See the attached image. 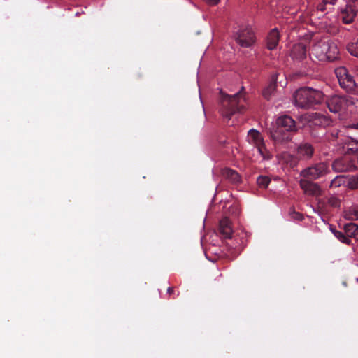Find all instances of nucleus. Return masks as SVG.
<instances>
[{"mask_svg": "<svg viewBox=\"0 0 358 358\" xmlns=\"http://www.w3.org/2000/svg\"><path fill=\"white\" fill-rule=\"evenodd\" d=\"M357 15L355 8L351 5L348 6L341 13V18L345 24H350L353 22Z\"/></svg>", "mask_w": 358, "mask_h": 358, "instance_id": "18", "label": "nucleus"}, {"mask_svg": "<svg viewBox=\"0 0 358 358\" xmlns=\"http://www.w3.org/2000/svg\"><path fill=\"white\" fill-rule=\"evenodd\" d=\"M328 172L329 164L325 162H320L303 169L300 176L304 178L315 180L324 176Z\"/></svg>", "mask_w": 358, "mask_h": 358, "instance_id": "7", "label": "nucleus"}, {"mask_svg": "<svg viewBox=\"0 0 358 358\" xmlns=\"http://www.w3.org/2000/svg\"><path fill=\"white\" fill-rule=\"evenodd\" d=\"M345 178L343 176H336L330 182V187H338L345 183Z\"/></svg>", "mask_w": 358, "mask_h": 358, "instance_id": "24", "label": "nucleus"}, {"mask_svg": "<svg viewBox=\"0 0 358 358\" xmlns=\"http://www.w3.org/2000/svg\"><path fill=\"white\" fill-rule=\"evenodd\" d=\"M237 43L243 48H250L256 41L255 33L251 27L240 29L235 36Z\"/></svg>", "mask_w": 358, "mask_h": 358, "instance_id": "9", "label": "nucleus"}, {"mask_svg": "<svg viewBox=\"0 0 358 358\" xmlns=\"http://www.w3.org/2000/svg\"><path fill=\"white\" fill-rule=\"evenodd\" d=\"M357 281H358V278H357Z\"/></svg>", "mask_w": 358, "mask_h": 358, "instance_id": "36", "label": "nucleus"}, {"mask_svg": "<svg viewBox=\"0 0 358 358\" xmlns=\"http://www.w3.org/2000/svg\"><path fill=\"white\" fill-rule=\"evenodd\" d=\"M297 131L295 121L289 115L278 117L268 128L270 138L275 145H284L290 142Z\"/></svg>", "mask_w": 358, "mask_h": 358, "instance_id": "1", "label": "nucleus"}, {"mask_svg": "<svg viewBox=\"0 0 358 358\" xmlns=\"http://www.w3.org/2000/svg\"><path fill=\"white\" fill-rule=\"evenodd\" d=\"M313 181V180L303 178L299 181V185L306 194L311 196L320 195L321 189L320 185Z\"/></svg>", "mask_w": 358, "mask_h": 358, "instance_id": "12", "label": "nucleus"}, {"mask_svg": "<svg viewBox=\"0 0 358 358\" xmlns=\"http://www.w3.org/2000/svg\"><path fill=\"white\" fill-rule=\"evenodd\" d=\"M218 231L223 238H231L233 230L231 228V222L227 217H224L220 221Z\"/></svg>", "mask_w": 358, "mask_h": 358, "instance_id": "15", "label": "nucleus"}, {"mask_svg": "<svg viewBox=\"0 0 358 358\" xmlns=\"http://www.w3.org/2000/svg\"><path fill=\"white\" fill-rule=\"evenodd\" d=\"M326 3L324 1V0H323L321 3H320L317 6V8L318 10H320V11H324L326 10Z\"/></svg>", "mask_w": 358, "mask_h": 358, "instance_id": "28", "label": "nucleus"}, {"mask_svg": "<svg viewBox=\"0 0 358 358\" xmlns=\"http://www.w3.org/2000/svg\"><path fill=\"white\" fill-rule=\"evenodd\" d=\"M324 94L320 91L308 87L298 89L294 94V105L301 108L309 109L319 105Z\"/></svg>", "mask_w": 358, "mask_h": 358, "instance_id": "3", "label": "nucleus"}, {"mask_svg": "<svg viewBox=\"0 0 358 358\" xmlns=\"http://www.w3.org/2000/svg\"><path fill=\"white\" fill-rule=\"evenodd\" d=\"M244 87L234 95H228L221 92V113L222 116L227 120L238 113H242L245 108V98L244 96Z\"/></svg>", "mask_w": 358, "mask_h": 358, "instance_id": "2", "label": "nucleus"}, {"mask_svg": "<svg viewBox=\"0 0 358 358\" xmlns=\"http://www.w3.org/2000/svg\"><path fill=\"white\" fill-rule=\"evenodd\" d=\"M307 48L305 44L299 43L293 45L290 50V57L292 59L301 62L306 58Z\"/></svg>", "mask_w": 358, "mask_h": 358, "instance_id": "13", "label": "nucleus"}, {"mask_svg": "<svg viewBox=\"0 0 358 358\" xmlns=\"http://www.w3.org/2000/svg\"><path fill=\"white\" fill-rule=\"evenodd\" d=\"M167 293L169 295H172L174 294V288L173 287H169L167 289Z\"/></svg>", "mask_w": 358, "mask_h": 358, "instance_id": "31", "label": "nucleus"}, {"mask_svg": "<svg viewBox=\"0 0 358 358\" xmlns=\"http://www.w3.org/2000/svg\"><path fill=\"white\" fill-rule=\"evenodd\" d=\"M324 1L327 4L329 3L334 5L336 2V0H324Z\"/></svg>", "mask_w": 358, "mask_h": 358, "instance_id": "34", "label": "nucleus"}, {"mask_svg": "<svg viewBox=\"0 0 358 358\" xmlns=\"http://www.w3.org/2000/svg\"><path fill=\"white\" fill-rule=\"evenodd\" d=\"M343 149L345 150L346 155H358V140L351 136L346 137L342 142Z\"/></svg>", "mask_w": 358, "mask_h": 358, "instance_id": "14", "label": "nucleus"}, {"mask_svg": "<svg viewBox=\"0 0 358 358\" xmlns=\"http://www.w3.org/2000/svg\"><path fill=\"white\" fill-rule=\"evenodd\" d=\"M277 75H273L269 83L264 88L262 95L266 99L269 100L272 94L275 92L277 87Z\"/></svg>", "mask_w": 358, "mask_h": 358, "instance_id": "17", "label": "nucleus"}, {"mask_svg": "<svg viewBox=\"0 0 358 358\" xmlns=\"http://www.w3.org/2000/svg\"><path fill=\"white\" fill-rule=\"evenodd\" d=\"M340 87L348 93L358 95V83L345 66H339L334 70Z\"/></svg>", "mask_w": 358, "mask_h": 358, "instance_id": "5", "label": "nucleus"}, {"mask_svg": "<svg viewBox=\"0 0 358 358\" xmlns=\"http://www.w3.org/2000/svg\"><path fill=\"white\" fill-rule=\"evenodd\" d=\"M339 50L336 43L330 40H320L315 43L310 55L322 62H334L338 58Z\"/></svg>", "mask_w": 358, "mask_h": 358, "instance_id": "4", "label": "nucleus"}, {"mask_svg": "<svg viewBox=\"0 0 358 358\" xmlns=\"http://www.w3.org/2000/svg\"><path fill=\"white\" fill-rule=\"evenodd\" d=\"M346 50L351 55L358 58V38L349 42L346 45Z\"/></svg>", "mask_w": 358, "mask_h": 358, "instance_id": "20", "label": "nucleus"}, {"mask_svg": "<svg viewBox=\"0 0 358 358\" xmlns=\"http://www.w3.org/2000/svg\"><path fill=\"white\" fill-rule=\"evenodd\" d=\"M338 134H336L335 136L334 134H331L332 138H336Z\"/></svg>", "mask_w": 358, "mask_h": 358, "instance_id": "35", "label": "nucleus"}, {"mask_svg": "<svg viewBox=\"0 0 358 358\" xmlns=\"http://www.w3.org/2000/svg\"><path fill=\"white\" fill-rule=\"evenodd\" d=\"M248 136L251 138L252 141V143H254L255 146L256 147L258 144L262 143L264 142L263 138L262 137L261 134L255 130V129H250L248 132Z\"/></svg>", "mask_w": 358, "mask_h": 358, "instance_id": "21", "label": "nucleus"}, {"mask_svg": "<svg viewBox=\"0 0 358 358\" xmlns=\"http://www.w3.org/2000/svg\"><path fill=\"white\" fill-rule=\"evenodd\" d=\"M332 169L336 172H347L357 170L353 156L348 155L335 159L332 163Z\"/></svg>", "mask_w": 358, "mask_h": 358, "instance_id": "10", "label": "nucleus"}, {"mask_svg": "<svg viewBox=\"0 0 358 358\" xmlns=\"http://www.w3.org/2000/svg\"><path fill=\"white\" fill-rule=\"evenodd\" d=\"M315 154V148L307 142L301 143L296 148V156L299 160H310Z\"/></svg>", "mask_w": 358, "mask_h": 358, "instance_id": "11", "label": "nucleus"}, {"mask_svg": "<svg viewBox=\"0 0 358 358\" xmlns=\"http://www.w3.org/2000/svg\"><path fill=\"white\" fill-rule=\"evenodd\" d=\"M270 182L271 179L268 176H260L257 179V185L262 188H266Z\"/></svg>", "mask_w": 358, "mask_h": 358, "instance_id": "25", "label": "nucleus"}, {"mask_svg": "<svg viewBox=\"0 0 358 358\" xmlns=\"http://www.w3.org/2000/svg\"><path fill=\"white\" fill-rule=\"evenodd\" d=\"M256 148L264 159L269 160L272 158V155L266 148L264 142L258 144Z\"/></svg>", "mask_w": 358, "mask_h": 358, "instance_id": "22", "label": "nucleus"}, {"mask_svg": "<svg viewBox=\"0 0 358 358\" xmlns=\"http://www.w3.org/2000/svg\"><path fill=\"white\" fill-rule=\"evenodd\" d=\"M204 1L210 6H215L220 2V0H204Z\"/></svg>", "mask_w": 358, "mask_h": 358, "instance_id": "30", "label": "nucleus"}, {"mask_svg": "<svg viewBox=\"0 0 358 358\" xmlns=\"http://www.w3.org/2000/svg\"><path fill=\"white\" fill-rule=\"evenodd\" d=\"M354 159L355 162V166H357V169H358V155H354Z\"/></svg>", "mask_w": 358, "mask_h": 358, "instance_id": "33", "label": "nucleus"}, {"mask_svg": "<svg viewBox=\"0 0 358 358\" xmlns=\"http://www.w3.org/2000/svg\"><path fill=\"white\" fill-rule=\"evenodd\" d=\"M345 217L349 220H358V206H354L345 213Z\"/></svg>", "mask_w": 358, "mask_h": 358, "instance_id": "23", "label": "nucleus"}, {"mask_svg": "<svg viewBox=\"0 0 358 358\" xmlns=\"http://www.w3.org/2000/svg\"><path fill=\"white\" fill-rule=\"evenodd\" d=\"M355 103V101L354 98L345 95L333 96L327 102L329 110L334 113L344 110Z\"/></svg>", "mask_w": 358, "mask_h": 358, "instance_id": "8", "label": "nucleus"}, {"mask_svg": "<svg viewBox=\"0 0 358 358\" xmlns=\"http://www.w3.org/2000/svg\"><path fill=\"white\" fill-rule=\"evenodd\" d=\"M327 203L331 207L336 208L340 206V200L334 196H331L327 199Z\"/></svg>", "mask_w": 358, "mask_h": 358, "instance_id": "27", "label": "nucleus"}, {"mask_svg": "<svg viewBox=\"0 0 358 358\" xmlns=\"http://www.w3.org/2000/svg\"><path fill=\"white\" fill-rule=\"evenodd\" d=\"M222 176L230 180L231 182L236 183L240 180V176L238 173L229 168H225L222 171Z\"/></svg>", "mask_w": 358, "mask_h": 358, "instance_id": "19", "label": "nucleus"}, {"mask_svg": "<svg viewBox=\"0 0 358 358\" xmlns=\"http://www.w3.org/2000/svg\"><path fill=\"white\" fill-rule=\"evenodd\" d=\"M357 245H358V243H357Z\"/></svg>", "mask_w": 358, "mask_h": 358, "instance_id": "37", "label": "nucleus"}, {"mask_svg": "<svg viewBox=\"0 0 358 358\" xmlns=\"http://www.w3.org/2000/svg\"><path fill=\"white\" fill-rule=\"evenodd\" d=\"M280 34L277 29H272L268 34L266 47L268 50H274L279 42Z\"/></svg>", "mask_w": 358, "mask_h": 358, "instance_id": "16", "label": "nucleus"}, {"mask_svg": "<svg viewBox=\"0 0 358 358\" xmlns=\"http://www.w3.org/2000/svg\"><path fill=\"white\" fill-rule=\"evenodd\" d=\"M348 187L350 189H358V173L349 178Z\"/></svg>", "mask_w": 358, "mask_h": 358, "instance_id": "26", "label": "nucleus"}, {"mask_svg": "<svg viewBox=\"0 0 358 358\" xmlns=\"http://www.w3.org/2000/svg\"><path fill=\"white\" fill-rule=\"evenodd\" d=\"M349 128L350 129H355L358 130V122L356 124H352L350 125Z\"/></svg>", "mask_w": 358, "mask_h": 358, "instance_id": "32", "label": "nucleus"}, {"mask_svg": "<svg viewBox=\"0 0 358 358\" xmlns=\"http://www.w3.org/2000/svg\"><path fill=\"white\" fill-rule=\"evenodd\" d=\"M293 217L298 220H302L303 219V216L302 214L296 212L293 213Z\"/></svg>", "mask_w": 358, "mask_h": 358, "instance_id": "29", "label": "nucleus"}, {"mask_svg": "<svg viewBox=\"0 0 358 358\" xmlns=\"http://www.w3.org/2000/svg\"><path fill=\"white\" fill-rule=\"evenodd\" d=\"M334 235L343 243L348 245H353L352 239L358 243V225L355 223L350 222L344 224L343 231H338L334 228H331Z\"/></svg>", "mask_w": 358, "mask_h": 358, "instance_id": "6", "label": "nucleus"}]
</instances>
